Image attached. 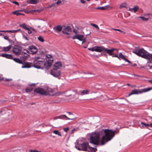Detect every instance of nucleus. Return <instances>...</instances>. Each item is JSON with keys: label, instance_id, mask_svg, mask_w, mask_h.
<instances>
[{"label": "nucleus", "instance_id": "60", "mask_svg": "<svg viewBox=\"0 0 152 152\" xmlns=\"http://www.w3.org/2000/svg\"><path fill=\"white\" fill-rule=\"evenodd\" d=\"M4 80V78L0 76V81Z\"/></svg>", "mask_w": 152, "mask_h": 152}, {"label": "nucleus", "instance_id": "37", "mask_svg": "<svg viewBox=\"0 0 152 152\" xmlns=\"http://www.w3.org/2000/svg\"><path fill=\"white\" fill-rule=\"evenodd\" d=\"M38 39L39 41L41 42H43L44 41L43 38L41 36H39V37L38 38Z\"/></svg>", "mask_w": 152, "mask_h": 152}, {"label": "nucleus", "instance_id": "34", "mask_svg": "<svg viewBox=\"0 0 152 152\" xmlns=\"http://www.w3.org/2000/svg\"><path fill=\"white\" fill-rule=\"evenodd\" d=\"M53 133L55 134H56L58 135L61 136L62 135L61 133L59 132L57 130H54L53 131Z\"/></svg>", "mask_w": 152, "mask_h": 152}, {"label": "nucleus", "instance_id": "22", "mask_svg": "<svg viewBox=\"0 0 152 152\" xmlns=\"http://www.w3.org/2000/svg\"><path fill=\"white\" fill-rule=\"evenodd\" d=\"M97 151V149L96 148H93L89 146L87 151L89 152H96Z\"/></svg>", "mask_w": 152, "mask_h": 152}, {"label": "nucleus", "instance_id": "9", "mask_svg": "<svg viewBox=\"0 0 152 152\" xmlns=\"http://www.w3.org/2000/svg\"><path fill=\"white\" fill-rule=\"evenodd\" d=\"M21 50H22V48L18 45H15L12 50L13 53L17 55H20Z\"/></svg>", "mask_w": 152, "mask_h": 152}, {"label": "nucleus", "instance_id": "43", "mask_svg": "<svg viewBox=\"0 0 152 152\" xmlns=\"http://www.w3.org/2000/svg\"><path fill=\"white\" fill-rule=\"evenodd\" d=\"M69 127H67L64 128L63 129V130L64 132H67L69 130Z\"/></svg>", "mask_w": 152, "mask_h": 152}, {"label": "nucleus", "instance_id": "31", "mask_svg": "<svg viewBox=\"0 0 152 152\" xmlns=\"http://www.w3.org/2000/svg\"><path fill=\"white\" fill-rule=\"evenodd\" d=\"M7 112H8V110H2L0 112V116L2 115H4L5 114L7 113Z\"/></svg>", "mask_w": 152, "mask_h": 152}, {"label": "nucleus", "instance_id": "2", "mask_svg": "<svg viewBox=\"0 0 152 152\" xmlns=\"http://www.w3.org/2000/svg\"><path fill=\"white\" fill-rule=\"evenodd\" d=\"M132 52L139 56L148 59L149 62L152 63V54H150L143 48H140L139 47H135L134 50Z\"/></svg>", "mask_w": 152, "mask_h": 152}, {"label": "nucleus", "instance_id": "20", "mask_svg": "<svg viewBox=\"0 0 152 152\" xmlns=\"http://www.w3.org/2000/svg\"><path fill=\"white\" fill-rule=\"evenodd\" d=\"M53 69H58L62 66V64L61 62H57L54 65Z\"/></svg>", "mask_w": 152, "mask_h": 152}, {"label": "nucleus", "instance_id": "6", "mask_svg": "<svg viewBox=\"0 0 152 152\" xmlns=\"http://www.w3.org/2000/svg\"><path fill=\"white\" fill-rule=\"evenodd\" d=\"M89 146L88 142H85L79 145V146L75 145V147L79 151H87Z\"/></svg>", "mask_w": 152, "mask_h": 152}, {"label": "nucleus", "instance_id": "38", "mask_svg": "<svg viewBox=\"0 0 152 152\" xmlns=\"http://www.w3.org/2000/svg\"><path fill=\"white\" fill-rule=\"evenodd\" d=\"M91 26H93L96 28L98 30H99V27H98V25H96L95 24H93V23H91Z\"/></svg>", "mask_w": 152, "mask_h": 152}, {"label": "nucleus", "instance_id": "14", "mask_svg": "<svg viewBox=\"0 0 152 152\" xmlns=\"http://www.w3.org/2000/svg\"><path fill=\"white\" fill-rule=\"evenodd\" d=\"M72 31V29L69 26H67L66 28L64 29L62 31L63 33L66 34H69V32H71Z\"/></svg>", "mask_w": 152, "mask_h": 152}, {"label": "nucleus", "instance_id": "59", "mask_svg": "<svg viewBox=\"0 0 152 152\" xmlns=\"http://www.w3.org/2000/svg\"><path fill=\"white\" fill-rule=\"evenodd\" d=\"M67 113H68L69 114V115H72V116H73V114H72L70 112H67Z\"/></svg>", "mask_w": 152, "mask_h": 152}, {"label": "nucleus", "instance_id": "18", "mask_svg": "<svg viewBox=\"0 0 152 152\" xmlns=\"http://www.w3.org/2000/svg\"><path fill=\"white\" fill-rule=\"evenodd\" d=\"M26 10L25 9H23V10H16L15 11L13 12L12 13L14 15H16L17 16H18L20 15H24V14L23 13H20V12H21V11H24Z\"/></svg>", "mask_w": 152, "mask_h": 152}, {"label": "nucleus", "instance_id": "58", "mask_svg": "<svg viewBox=\"0 0 152 152\" xmlns=\"http://www.w3.org/2000/svg\"><path fill=\"white\" fill-rule=\"evenodd\" d=\"M80 1L83 4H84L85 3V1L84 0H80Z\"/></svg>", "mask_w": 152, "mask_h": 152}, {"label": "nucleus", "instance_id": "61", "mask_svg": "<svg viewBox=\"0 0 152 152\" xmlns=\"http://www.w3.org/2000/svg\"><path fill=\"white\" fill-rule=\"evenodd\" d=\"M133 75L134 76H136V77H140V75H135V74H134Z\"/></svg>", "mask_w": 152, "mask_h": 152}, {"label": "nucleus", "instance_id": "25", "mask_svg": "<svg viewBox=\"0 0 152 152\" xmlns=\"http://www.w3.org/2000/svg\"><path fill=\"white\" fill-rule=\"evenodd\" d=\"M141 124L142 125V126H140L141 128H148V127L149 126V124H146L142 122Z\"/></svg>", "mask_w": 152, "mask_h": 152}, {"label": "nucleus", "instance_id": "40", "mask_svg": "<svg viewBox=\"0 0 152 152\" xmlns=\"http://www.w3.org/2000/svg\"><path fill=\"white\" fill-rule=\"evenodd\" d=\"M139 18L142 19L143 21H147L148 20V18H145L144 17H139Z\"/></svg>", "mask_w": 152, "mask_h": 152}, {"label": "nucleus", "instance_id": "11", "mask_svg": "<svg viewBox=\"0 0 152 152\" xmlns=\"http://www.w3.org/2000/svg\"><path fill=\"white\" fill-rule=\"evenodd\" d=\"M23 64V66L21 67L22 68H29L33 66V65L32 64V63H30L28 62H23V63L22 64Z\"/></svg>", "mask_w": 152, "mask_h": 152}, {"label": "nucleus", "instance_id": "19", "mask_svg": "<svg viewBox=\"0 0 152 152\" xmlns=\"http://www.w3.org/2000/svg\"><path fill=\"white\" fill-rule=\"evenodd\" d=\"M119 58H122L124 60L128 62L129 64H131V62L130 61H129L128 59L126 58L121 53H120L119 54Z\"/></svg>", "mask_w": 152, "mask_h": 152}, {"label": "nucleus", "instance_id": "57", "mask_svg": "<svg viewBox=\"0 0 152 152\" xmlns=\"http://www.w3.org/2000/svg\"><path fill=\"white\" fill-rule=\"evenodd\" d=\"M117 31H120V32H123V33L124 34L125 33V32H124L123 31H121V30L119 29H117Z\"/></svg>", "mask_w": 152, "mask_h": 152}, {"label": "nucleus", "instance_id": "50", "mask_svg": "<svg viewBox=\"0 0 152 152\" xmlns=\"http://www.w3.org/2000/svg\"><path fill=\"white\" fill-rule=\"evenodd\" d=\"M12 80L11 79H6L5 80V81H11Z\"/></svg>", "mask_w": 152, "mask_h": 152}, {"label": "nucleus", "instance_id": "44", "mask_svg": "<svg viewBox=\"0 0 152 152\" xmlns=\"http://www.w3.org/2000/svg\"><path fill=\"white\" fill-rule=\"evenodd\" d=\"M28 29H26V30H28V32L29 34H31L32 33V31L30 30L29 27L28 28Z\"/></svg>", "mask_w": 152, "mask_h": 152}, {"label": "nucleus", "instance_id": "35", "mask_svg": "<svg viewBox=\"0 0 152 152\" xmlns=\"http://www.w3.org/2000/svg\"><path fill=\"white\" fill-rule=\"evenodd\" d=\"M79 128L78 127H77L74 128L72 130V131L70 133L71 134L79 130Z\"/></svg>", "mask_w": 152, "mask_h": 152}, {"label": "nucleus", "instance_id": "13", "mask_svg": "<svg viewBox=\"0 0 152 152\" xmlns=\"http://www.w3.org/2000/svg\"><path fill=\"white\" fill-rule=\"evenodd\" d=\"M102 46H95L93 48H89L88 49L92 51L101 52Z\"/></svg>", "mask_w": 152, "mask_h": 152}, {"label": "nucleus", "instance_id": "52", "mask_svg": "<svg viewBox=\"0 0 152 152\" xmlns=\"http://www.w3.org/2000/svg\"><path fill=\"white\" fill-rule=\"evenodd\" d=\"M82 41V44H83V43L86 42V38H85L84 37V38H83V40Z\"/></svg>", "mask_w": 152, "mask_h": 152}, {"label": "nucleus", "instance_id": "47", "mask_svg": "<svg viewBox=\"0 0 152 152\" xmlns=\"http://www.w3.org/2000/svg\"><path fill=\"white\" fill-rule=\"evenodd\" d=\"M118 56H119V55L118 56V55H116V54L115 55H113H113H112L113 57H116L118 58V59H119V57Z\"/></svg>", "mask_w": 152, "mask_h": 152}, {"label": "nucleus", "instance_id": "36", "mask_svg": "<svg viewBox=\"0 0 152 152\" xmlns=\"http://www.w3.org/2000/svg\"><path fill=\"white\" fill-rule=\"evenodd\" d=\"M33 89V88H26V91L27 92H31Z\"/></svg>", "mask_w": 152, "mask_h": 152}, {"label": "nucleus", "instance_id": "64", "mask_svg": "<svg viewBox=\"0 0 152 152\" xmlns=\"http://www.w3.org/2000/svg\"><path fill=\"white\" fill-rule=\"evenodd\" d=\"M149 126L151 127H152V123L149 124Z\"/></svg>", "mask_w": 152, "mask_h": 152}, {"label": "nucleus", "instance_id": "5", "mask_svg": "<svg viewBox=\"0 0 152 152\" xmlns=\"http://www.w3.org/2000/svg\"><path fill=\"white\" fill-rule=\"evenodd\" d=\"M152 89V87L147 88L141 90L134 89L132 91V92L129 94L128 96H129L132 94H139L143 92H146Z\"/></svg>", "mask_w": 152, "mask_h": 152}, {"label": "nucleus", "instance_id": "27", "mask_svg": "<svg viewBox=\"0 0 152 152\" xmlns=\"http://www.w3.org/2000/svg\"><path fill=\"white\" fill-rule=\"evenodd\" d=\"M12 45H10L6 47H4L3 48V51H8L12 48Z\"/></svg>", "mask_w": 152, "mask_h": 152}, {"label": "nucleus", "instance_id": "54", "mask_svg": "<svg viewBox=\"0 0 152 152\" xmlns=\"http://www.w3.org/2000/svg\"><path fill=\"white\" fill-rule=\"evenodd\" d=\"M36 84V83H32V84H31L30 85H29V86H35Z\"/></svg>", "mask_w": 152, "mask_h": 152}, {"label": "nucleus", "instance_id": "21", "mask_svg": "<svg viewBox=\"0 0 152 152\" xmlns=\"http://www.w3.org/2000/svg\"><path fill=\"white\" fill-rule=\"evenodd\" d=\"M41 58L39 56L35 57V60L34 61V64L33 65H35V64L37 65H38V64H40V62L39 61H40L38 60L39 59Z\"/></svg>", "mask_w": 152, "mask_h": 152}, {"label": "nucleus", "instance_id": "46", "mask_svg": "<svg viewBox=\"0 0 152 152\" xmlns=\"http://www.w3.org/2000/svg\"><path fill=\"white\" fill-rule=\"evenodd\" d=\"M32 11L34 12H40L41 11V10H33Z\"/></svg>", "mask_w": 152, "mask_h": 152}, {"label": "nucleus", "instance_id": "28", "mask_svg": "<svg viewBox=\"0 0 152 152\" xmlns=\"http://www.w3.org/2000/svg\"><path fill=\"white\" fill-rule=\"evenodd\" d=\"M19 26L21 28L25 30L28 29V28L29 27H27L26 24L25 23H23V24H20Z\"/></svg>", "mask_w": 152, "mask_h": 152}, {"label": "nucleus", "instance_id": "56", "mask_svg": "<svg viewBox=\"0 0 152 152\" xmlns=\"http://www.w3.org/2000/svg\"><path fill=\"white\" fill-rule=\"evenodd\" d=\"M144 15L145 16H148L149 15H151V16H152V14H145Z\"/></svg>", "mask_w": 152, "mask_h": 152}, {"label": "nucleus", "instance_id": "16", "mask_svg": "<svg viewBox=\"0 0 152 152\" xmlns=\"http://www.w3.org/2000/svg\"><path fill=\"white\" fill-rule=\"evenodd\" d=\"M84 37V36L83 35L79 34L73 36L72 39H77L80 41H82L83 40Z\"/></svg>", "mask_w": 152, "mask_h": 152}, {"label": "nucleus", "instance_id": "8", "mask_svg": "<svg viewBox=\"0 0 152 152\" xmlns=\"http://www.w3.org/2000/svg\"><path fill=\"white\" fill-rule=\"evenodd\" d=\"M101 52L106 53L108 54L110 56L113 55V51L116 50L117 52H118V50L115 48H113L111 49H108L107 48H105L104 47L102 46Z\"/></svg>", "mask_w": 152, "mask_h": 152}, {"label": "nucleus", "instance_id": "4", "mask_svg": "<svg viewBox=\"0 0 152 152\" xmlns=\"http://www.w3.org/2000/svg\"><path fill=\"white\" fill-rule=\"evenodd\" d=\"M34 92L43 95H50V93H53V91L51 88H48L46 90L43 88H38L34 90Z\"/></svg>", "mask_w": 152, "mask_h": 152}, {"label": "nucleus", "instance_id": "7", "mask_svg": "<svg viewBox=\"0 0 152 152\" xmlns=\"http://www.w3.org/2000/svg\"><path fill=\"white\" fill-rule=\"evenodd\" d=\"M1 56L6 58L13 59L16 62L20 64H22L23 63V61L21 60L18 58H13L11 54L3 53L1 54Z\"/></svg>", "mask_w": 152, "mask_h": 152}, {"label": "nucleus", "instance_id": "3", "mask_svg": "<svg viewBox=\"0 0 152 152\" xmlns=\"http://www.w3.org/2000/svg\"><path fill=\"white\" fill-rule=\"evenodd\" d=\"M39 62H40V64H38L39 65H37L36 64L33 65L34 67L38 69H45L47 70L52 65V64L48 61L45 62L44 59H42V60L40 61Z\"/></svg>", "mask_w": 152, "mask_h": 152}, {"label": "nucleus", "instance_id": "62", "mask_svg": "<svg viewBox=\"0 0 152 152\" xmlns=\"http://www.w3.org/2000/svg\"><path fill=\"white\" fill-rule=\"evenodd\" d=\"M111 29H112V30H113L115 31H117V29H117L114 28H112Z\"/></svg>", "mask_w": 152, "mask_h": 152}, {"label": "nucleus", "instance_id": "49", "mask_svg": "<svg viewBox=\"0 0 152 152\" xmlns=\"http://www.w3.org/2000/svg\"><path fill=\"white\" fill-rule=\"evenodd\" d=\"M12 3H13L17 5H19V4L18 3V2L16 1H13L12 2Z\"/></svg>", "mask_w": 152, "mask_h": 152}, {"label": "nucleus", "instance_id": "45", "mask_svg": "<svg viewBox=\"0 0 152 152\" xmlns=\"http://www.w3.org/2000/svg\"><path fill=\"white\" fill-rule=\"evenodd\" d=\"M3 38L4 39L6 40H9V38L7 36H4Z\"/></svg>", "mask_w": 152, "mask_h": 152}, {"label": "nucleus", "instance_id": "24", "mask_svg": "<svg viewBox=\"0 0 152 152\" xmlns=\"http://www.w3.org/2000/svg\"><path fill=\"white\" fill-rule=\"evenodd\" d=\"M90 91V90L89 89L84 90L81 91L80 94L81 95H83L85 94H89Z\"/></svg>", "mask_w": 152, "mask_h": 152}, {"label": "nucleus", "instance_id": "55", "mask_svg": "<svg viewBox=\"0 0 152 152\" xmlns=\"http://www.w3.org/2000/svg\"><path fill=\"white\" fill-rule=\"evenodd\" d=\"M18 30H12V33H14L16 32H18Z\"/></svg>", "mask_w": 152, "mask_h": 152}, {"label": "nucleus", "instance_id": "51", "mask_svg": "<svg viewBox=\"0 0 152 152\" xmlns=\"http://www.w3.org/2000/svg\"><path fill=\"white\" fill-rule=\"evenodd\" d=\"M23 51L24 52H26V53H28V54L29 53V51L26 49H24Z\"/></svg>", "mask_w": 152, "mask_h": 152}, {"label": "nucleus", "instance_id": "39", "mask_svg": "<svg viewBox=\"0 0 152 152\" xmlns=\"http://www.w3.org/2000/svg\"><path fill=\"white\" fill-rule=\"evenodd\" d=\"M62 2H63V1H61V0H58V1L56 2L55 4H57V5H60L64 3V2L62 3Z\"/></svg>", "mask_w": 152, "mask_h": 152}, {"label": "nucleus", "instance_id": "26", "mask_svg": "<svg viewBox=\"0 0 152 152\" xmlns=\"http://www.w3.org/2000/svg\"><path fill=\"white\" fill-rule=\"evenodd\" d=\"M139 7L137 6H135L132 8H129V11L132 12V10H133L134 12H135L137 11Z\"/></svg>", "mask_w": 152, "mask_h": 152}, {"label": "nucleus", "instance_id": "30", "mask_svg": "<svg viewBox=\"0 0 152 152\" xmlns=\"http://www.w3.org/2000/svg\"><path fill=\"white\" fill-rule=\"evenodd\" d=\"M38 0H30L29 1H28L27 2L30 4H36L38 3Z\"/></svg>", "mask_w": 152, "mask_h": 152}, {"label": "nucleus", "instance_id": "23", "mask_svg": "<svg viewBox=\"0 0 152 152\" xmlns=\"http://www.w3.org/2000/svg\"><path fill=\"white\" fill-rule=\"evenodd\" d=\"M109 8V5H107L104 7H96L95 8V9L97 10H107Z\"/></svg>", "mask_w": 152, "mask_h": 152}, {"label": "nucleus", "instance_id": "32", "mask_svg": "<svg viewBox=\"0 0 152 152\" xmlns=\"http://www.w3.org/2000/svg\"><path fill=\"white\" fill-rule=\"evenodd\" d=\"M63 94V92H56L54 94H50V95H51L52 96H58L59 95H60L62 94Z\"/></svg>", "mask_w": 152, "mask_h": 152}, {"label": "nucleus", "instance_id": "33", "mask_svg": "<svg viewBox=\"0 0 152 152\" xmlns=\"http://www.w3.org/2000/svg\"><path fill=\"white\" fill-rule=\"evenodd\" d=\"M127 6V4L126 3H124L121 4L120 6V8L122 9L124 7H126V6Z\"/></svg>", "mask_w": 152, "mask_h": 152}, {"label": "nucleus", "instance_id": "48", "mask_svg": "<svg viewBox=\"0 0 152 152\" xmlns=\"http://www.w3.org/2000/svg\"><path fill=\"white\" fill-rule=\"evenodd\" d=\"M23 37L27 40H28V37L26 36H25L24 35H23Z\"/></svg>", "mask_w": 152, "mask_h": 152}, {"label": "nucleus", "instance_id": "12", "mask_svg": "<svg viewBox=\"0 0 152 152\" xmlns=\"http://www.w3.org/2000/svg\"><path fill=\"white\" fill-rule=\"evenodd\" d=\"M58 118H59L60 119H64L66 120H75L76 119V118H68L67 116H66L65 115H62L60 116H59L57 117H56L54 118V119H56Z\"/></svg>", "mask_w": 152, "mask_h": 152}, {"label": "nucleus", "instance_id": "53", "mask_svg": "<svg viewBox=\"0 0 152 152\" xmlns=\"http://www.w3.org/2000/svg\"><path fill=\"white\" fill-rule=\"evenodd\" d=\"M147 66L149 68V69H152V65H150L149 64H148L147 65Z\"/></svg>", "mask_w": 152, "mask_h": 152}, {"label": "nucleus", "instance_id": "42", "mask_svg": "<svg viewBox=\"0 0 152 152\" xmlns=\"http://www.w3.org/2000/svg\"><path fill=\"white\" fill-rule=\"evenodd\" d=\"M26 54H28L26 53V52H24L23 51H22V50H21L20 53V55H26Z\"/></svg>", "mask_w": 152, "mask_h": 152}, {"label": "nucleus", "instance_id": "15", "mask_svg": "<svg viewBox=\"0 0 152 152\" xmlns=\"http://www.w3.org/2000/svg\"><path fill=\"white\" fill-rule=\"evenodd\" d=\"M63 28V26L61 25H58L55 26L53 28V30L54 32L57 33H58L61 31Z\"/></svg>", "mask_w": 152, "mask_h": 152}, {"label": "nucleus", "instance_id": "10", "mask_svg": "<svg viewBox=\"0 0 152 152\" xmlns=\"http://www.w3.org/2000/svg\"><path fill=\"white\" fill-rule=\"evenodd\" d=\"M50 74L54 77L58 78L60 75L61 72L60 70L53 68L51 71Z\"/></svg>", "mask_w": 152, "mask_h": 152}, {"label": "nucleus", "instance_id": "29", "mask_svg": "<svg viewBox=\"0 0 152 152\" xmlns=\"http://www.w3.org/2000/svg\"><path fill=\"white\" fill-rule=\"evenodd\" d=\"M29 56L28 54H26V55H21L20 57V58L23 60H26L28 58V57Z\"/></svg>", "mask_w": 152, "mask_h": 152}, {"label": "nucleus", "instance_id": "1", "mask_svg": "<svg viewBox=\"0 0 152 152\" xmlns=\"http://www.w3.org/2000/svg\"><path fill=\"white\" fill-rule=\"evenodd\" d=\"M104 134L102 137L100 141L99 134L98 133H94L91 134L90 136L89 142L95 145H98L100 142L102 145H104L107 142L111 140L115 136V134H118L119 130H113L107 129H102L100 132Z\"/></svg>", "mask_w": 152, "mask_h": 152}, {"label": "nucleus", "instance_id": "63", "mask_svg": "<svg viewBox=\"0 0 152 152\" xmlns=\"http://www.w3.org/2000/svg\"><path fill=\"white\" fill-rule=\"evenodd\" d=\"M148 81L149 82H150V83H152V80H148Z\"/></svg>", "mask_w": 152, "mask_h": 152}, {"label": "nucleus", "instance_id": "41", "mask_svg": "<svg viewBox=\"0 0 152 152\" xmlns=\"http://www.w3.org/2000/svg\"><path fill=\"white\" fill-rule=\"evenodd\" d=\"M0 32H10L12 33V30H0Z\"/></svg>", "mask_w": 152, "mask_h": 152}, {"label": "nucleus", "instance_id": "17", "mask_svg": "<svg viewBox=\"0 0 152 152\" xmlns=\"http://www.w3.org/2000/svg\"><path fill=\"white\" fill-rule=\"evenodd\" d=\"M29 49L32 54H34L36 53L37 51V49L33 45L29 46Z\"/></svg>", "mask_w": 152, "mask_h": 152}]
</instances>
